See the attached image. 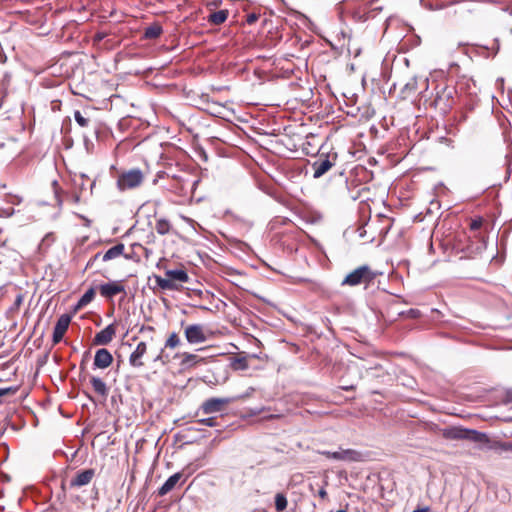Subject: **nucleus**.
Instances as JSON below:
<instances>
[{
    "mask_svg": "<svg viewBox=\"0 0 512 512\" xmlns=\"http://www.w3.org/2000/svg\"><path fill=\"white\" fill-rule=\"evenodd\" d=\"M144 179L143 171L133 168L122 171L117 177L116 185L120 191L132 190L140 187Z\"/></svg>",
    "mask_w": 512,
    "mask_h": 512,
    "instance_id": "1",
    "label": "nucleus"
},
{
    "mask_svg": "<svg viewBox=\"0 0 512 512\" xmlns=\"http://www.w3.org/2000/svg\"><path fill=\"white\" fill-rule=\"evenodd\" d=\"M377 276L369 266L363 265L350 272L342 281V285L356 286L359 284H370Z\"/></svg>",
    "mask_w": 512,
    "mask_h": 512,
    "instance_id": "2",
    "label": "nucleus"
},
{
    "mask_svg": "<svg viewBox=\"0 0 512 512\" xmlns=\"http://www.w3.org/2000/svg\"><path fill=\"white\" fill-rule=\"evenodd\" d=\"M242 396L224 397V398H208L200 406L203 414H213L223 411L229 404L239 401Z\"/></svg>",
    "mask_w": 512,
    "mask_h": 512,
    "instance_id": "3",
    "label": "nucleus"
},
{
    "mask_svg": "<svg viewBox=\"0 0 512 512\" xmlns=\"http://www.w3.org/2000/svg\"><path fill=\"white\" fill-rule=\"evenodd\" d=\"M445 439L449 440H469L475 442L482 437L480 432L473 429H465L461 427H449L442 433Z\"/></svg>",
    "mask_w": 512,
    "mask_h": 512,
    "instance_id": "4",
    "label": "nucleus"
},
{
    "mask_svg": "<svg viewBox=\"0 0 512 512\" xmlns=\"http://www.w3.org/2000/svg\"><path fill=\"white\" fill-rule=\"evenodd\" d=\"M184 335L189 344H200L208 340L210 332L202 324H190L185 327Z\"/></svg>",
    "mask_w": 512,
    "mask_h": 512,
    "instance_id": "5",
    "label": "nucleus"
},
{
    "mask_svg": "<svg viewBox=\"0 0 512 512\" xmlns=\"http://www.w3.org/2000/svg\"><path fill=\"white\" fill-rule=\"evenodd\" d=\"M336 163V155H321L312 164L313 177L318 179L326 174Z\"/></svg>",
    "mask_w": 512,
    "mask_h": 512,
    "instance_id": "6",
    "label": "nucleus"
},
{
    "mask_svg": "<svg viewBox=\"0 0 512 512\" xmlns=\"http://www.w3.org/2000/svg\"><path fill=\"white\" fill-rule=\"evenodd\" d=\"M479 440L476 443L482 444L484 448L496 452H512V442H504L497 439H491L487 434L480 432Z\"/></svg>",
    "mask_w": 512,
    "mask_h": 512,
    "instance_id": "7",
    "label": "nucleus"
},
{
    "mask_svg": "<svg viewBox=\"0 0 512 512\" xmlns=\"http://www.w3.org/2000/svg\"><path fill=\"white\" fill-rule=\"evenodd\" d=\"M322 455L329 459L343 460V461H358L360 453L353 449H340L339 451H322Z\"/></svg>",
    "mask_w": 512,
    "mask_h": 512,
    "instance_id": "8",
    "label": "nucleus"
},
{
    "mask_svg": "<svg viewBox=\"0 0 512 512\" xmlns=\"http://www.w3.org/2000/svg\"><path fill=\"white\" fill-rule=\"evenodd\" d=\"M101 296L112 299L114 296L125 293V286L122 281H111L99 286Z\"/></svg>",
    "mask_w": 512,
    "mask_h": 512,
    "instance_id": "9",
    "label": "nucleus"
},
{
    "mask_svg": "<svg viewBox=\"0 0 512 512\" xmlns=\"http://www.w3.org/2000/svg\"><path fill=\"white\" fill-rule=\"evenodd\" d=\"M70 321L71 317L68 314H63L58 318L53 330L52 341L54 344L59 343L63 339L64 334L68 330Z\"/></svg>",
    "mask_w": 512,
    "mask_h": 512,
    "instance_id": "10",
    "label": "nucleus"
},
{
    "mask_svg": "<svg viewBox=\"0 0 512 512\" xmlns=\"http://www.w3.org/2000/svg\"><path fill=\"white\" fill-rule=\"evenodd\" d=\"M95 476L94 469H86L82 471H78L75 476L70 480L69 486L70 488H80L82 486L88 485Z\"/></svg>",
    "mask_w": 512,
    "mask_h": 512,
    "instance_id": "11",
    "label": "nucleus"
},
{
    "mask_svg": "<svg viewBox=\"0 0 512 512\" xmlns=\"http://www.w3.org/2000/svg\"><path fill=\"white\" fill-rule=\"evenodd\" d=\"M147 353V344L141 341L137 344L135 350L129 356V364L134 368H141L144 366L142 360L143 356Z\"/></svg>",
    "mask_w": 512,
    "mask_h": 512,
    "instance_id": "12",
    "label": "nucleus"
},
{
    "mask_svg": "<svg viewBox=\"0 0 512 512\" xmlns=\"http://www.w3.org/2000/svg\"><path fill=\"white\" fill-rule=\"evenodd\" d=\"M115 334L116 327L114 324H110L95 335L93 342L96 345H107L113 340Z\"/></svg>",
    "mask_w": 512,
    "mask_h": 512,
    "instance_id": "13",
    "label": "nucleus"
},
{
    "mask_svg": "<svg viewBox=\"0 0 512 512\" xmlns=\"http://www.w3.org/2000/svg\"><path fill=\"white\" fill-rule=\"evenodd\" d=\"M112 354L105 348L96 351L94 357V366L100 369H105L112 364Z\"/></svg>",
    "mask_w": 512,
    "mask_h": 512,
    "instance_id": "14",
    "label": "nucleus"
},
{
    "mask_svg": "<svg viewBox=\"0 0 512 512\" xmlns=\"http://www.w3.org/2000/svg\"><path fill=\"white\" fill-rule=\"evenodd\" d=\"M176 357H179L181 359L180 366L183 369H189V368L195 367L198 363H200L202 361V359L198 355L188 353V352H183L181 354H177Z\"/></svg>",
    "mask_w": 512,
    "mask_h": 512,
    "instance_id": "15",
    "label": "nucleus"
},
{
    "mask_svg": "<svg viewBox=\"0 0 512 512\" xmlns=\"http://www.w3.org/2000/svg\"><path fill=\"white\" fill-rule=\"evenodd\" d=\"M181 473H175L171 475L164 484L158 489V495L164 496L175 488L179 480L181 479Z\"/></svg>",
    "mask_w": 512,
    "mask_h": 512,
    "instance_id": "16",
    "label": "nucleus"
},
{
    "mask_svg": "<svg viewBox=\"0 0 512 512\" xmlns=\"http://www.w3.org/2000/svg\"><path fill=\"white\" fill-rule=\"evenodd\" d=\"M124 244L119 243L115 246L108 249L103 255H102V261L107 262L112 259L118 258L124 253Z\"/></svg>",
    "mask_w": 512,
    "mask_h": 512,
    "instance_id": "17",
    "label": "nucleus"
},
{
    "mask_svg": "<svg viewBox=\"0 0 512 512\" xmlns=\"http://www.w3.org/2000/svg\"><path fill=\"white\" fill-rule=\"evenodd\" d=\"M166 277L171 279L175 283V281L186 283L189 280V276L187 272L183 269H176V270H167L165 272Z\"/></svg>",
    "mask_w": 512,
    "mask_h": 512,
    "instance_id": "18",
    "label": "nucleus"
},
{
    "mask_svg": "<svg viewBox=\"0 0 512 512\" xmlns=\"http://www.w3.org/2000/svg\"><path fill=\"white\" fill-rule=\"evenodd\" d=\"M418 89V82L416 78H411L401 89L402 98H409L413 96Z\"/></svg>",
    "mask_w": 512,
    "mask_h": 512,
    "instance_id": "19",
    "label": "nucleus"
},
{
    "mask_svg": "<svg viewBox=\"0 0 512 512\" xmlns=\"http://www.w3.org/2000/svg\"><path fill=\"white\" fill-rule=\"evenodd\" d=\"M91 385L96 393L99 395L106 397L108 394V388L105 384V382L96 376H92L90 379Z\"/></svg>",
    "mask_w": 512,
    "mask_h": 512,
    "instance_id": "20",
    "label": "nucleus"
},
{
    "mask_svg": "<svg viewBox=\"0 0 512 512\" xmlns=\"http://www.w3.org/2000/svg\"><path fill=\"white\" fill-rule=\"evenodd\" d=\"M154 229L159 235H166L171 232L172 225L167 219L159 218L156 220Z\"/></svg>",
    "mask_w": 512,
    "mask_h": 512,
    "instance_id": "21",
    "label": "nucleus"
},
{
    "mask_svg": "<svg viewBox=\"0 0 512 512\" xmlns=\"http://www.w3.org/2000/svg\"><path fill=\"white\" fill-rule=\"evenodd\" d=\"M228 18V11L227 10H219L216 12L211 13L208 16V22L213 25H220L224 23Z\"/></svg>",
    "mask_w": 512,
    "mask_h": 512,
    "instance_id": "22",
    "label": "nucleus"
},
{
    "mask_svg": "<svg viewBox=\"0 0 512 512\" xmlns=\"http://www.w3.org/2000/svg\"><path fill=\"white\" fill-rule=\"evenodd\" d=\"M156 284L162 289V290H177L178 286L176 283L171 281L168 277L163 278L161 276H155Z\"/></svg>",
    "mask_w": 512,
    "mask_h": 512,
    "instance_id": "23",
    "label": "nucleus"
},
{
    "mask_svg": "<svg viewBox=\"0 0 512 512\" xmlns=\"http://www.w3.org/2000/svg\"><path fill=\"white\" fill-rule=\"evenodd\" d=\"M95 297V289L90 288L88 289L79 299L78 301V307H83L89 304Z\"/></svg>",
    "mask_w": 512,
    "mask_h": 512,
    "instance_id": "24",
    "label": "nucleus"
},
{
    "mask_svg": "<svg viewBox=\"0 0 512 512\" xmlns=\"http://www.w3.org/2000/svg\"><path fill=\"white\" fill-rule=\"evenodd\" d=\"M181 343L179 335L176 332H172L165 341V348L174 349Z\"/></svg>",
    "mask_w": 512,
    "mask_h": 512,
    "instance_id": "25",
    "label": "nucleus"
},
{
    "mask_svg": "<svg viewBox=\"0 0 512 512\" xmlns=\"http://www.w3.org/2000/svg\"><path fill=\"white\" fill-rule=\"evenodd\" d=\"M288 501L283 493H277L275 495V508L278 512H282L287 508Z\"/></svg>",
    "mask_w": 512,
    "mask_h": 512,
    "instance_id": "26",
    "label": "nucleus"
},
{
    "mask_svg": "<svg viewBox=\"0 0 512 512\" xmlns=\"http://www.w3.org/2000/svg\"><path fill=\"white\" fill-rule=\"evenodd\" d=\"M162 28L159 25H153L145 30V37L148 39H154L161 35Z\"/></svg>",
    "mask_w": 512,
    "mask_h": 512,
    "instance_id": "27",
    "label": "nucleus"
},
{
    "mask_svg": "<svg viewBox=\"0 0 512 512\" xmlns=\"http://www.w3.org/2000/svg\"><path fill=\"white\" fill-rule=\"evenodd\" d=\"M74 119L76 121V123L82 127V128H85V127H88L89 126V123H90V118L85 116L84 114H82L80 111H75L74 112Z\"/></svg>",
    "mask_w": 512,
    "mask_h": 512,
    "instance_id": "28",
    "label": "nucleus"
},
{
    "mask_svg": "<svg viewBox=\"0 0 512 512\" xmlns=\"http://www.w3.org/2000/svg\"><path fill=\"white\" fill-rule=\"evenodd\" d=\"M18 391V387H5L0 388V405L3 403V399L7 396H13Z\"/></svg>",
    "mask_w": 512,
    "mask_h": 512,
    "instance_id": "29",
    "label": "nucleus"
},
{
    "mask_svg": "<svg viewBox=\"0 0 512 512\" xmlns=\"http://www.w3.org/2000/svg\"><path fill=\"white\" fill-rule=\"evenodd\" d=\"M198 422L202 425L209 426V427H213L216 425L215 418H213V417L200 419V420H198Z\"/></svg>",
    "mask_w": 512,
    "mask_h": 512,
    "instance_id": "30",
    "label": "nucleus"
},
{
    "mask_svg": "<svg viewBox=\"0 0 512 512\" xmlns=\"http://www.w3.org/2000/svg\"><path fill=\"white\" fill-rule=\"evenodd\" d=\"M102 255L101 253H96L87 263V267H91L97 260L101 259L102 260Z\"/></svg>",
    "mask_w": 512,
    "mask_h": 512,
    "instance_id": "31",
    "label": "nucleus"
},
{
    "mask_svg": "<svg viewBox=\"0 0 512 512\" xmlns=\"http://www.w3.org/2000/svg\"><path fill=\"white\" fill-rule=\"evenodd\" d=\"M482 225V220L481 219H477V220H473L470 224V228L472 230H478Z\"/></svg>",
    "mask_w": 512,
    "mask_h": 512,
    "instance_id": "32",
    "label": "nucleus"
},
{
    "mask_svg": "<svg viewBox=\"0 0 512 512\" xmlns=\"http://www.w3.org/2000/svg\"><path fill=\"white\" fill-rule=\"evenodd\" d=\"M140 333H144V332H155V328L153 326H146V325H142L140 330H139Z\"/></svg>",
    "mask_w": 512,
    "mask_h": 512,
    "instance_id": "33",
    "label": "nucleus"
},
{
    "mask_svg": "<svg viewBox=\"0 0 512 512\" xmlns=\"http://www.w3.org/2000/svg\"><path fill=\"white\" fill-rule=\"evenodd\" d=\"M257 19H258V16L256 14H249L247 16V23L248 24H253V23H255L257 21Z\"/></svg>",
    "mask_w": 512,
    "mask_h": 512,
    "instance_id": "34",
    "label": "nucleus"
},
{
    "mask_svg": "<svg viewBox=\"0 0 512 512\" xmlns=\"http://www.w3.org/2000/svg\"><path fill=\"white\" fill-rule=\"evenodd\" d=\"M254 391H255V389H254V388H252V387H250V388L247 390V392H246L245 394H242V395H241V396H242V398H241L240 400H243V399H245V398L250 397V396L253 394V392H254Z\"/></svg>",
    "mask_w": 512,
    "mask_h": 512,
    "instance_id": "35",
    "label": "nucleus"
},
{
    "mask_svg": "<svg viewBox=\"0 0 512 512\" xmlns=\"http://www.w3.org/2000/svg\"><path fill=\"white\" fill-rule=\"evenodd\" d=\"M319 496H320L321 498H325V497L327 496V492H326L324 489H321V490L319 491Z\"/></svg>",
    "mask_w": 512,
    "mask_h": 512,
    "instance_id": "36",
    "label": "nucleus"
},
{
    "mask_svg": "<svg viewBox=\"0 0 512 512\" xmlns=\"http://www.w3.org/2000/svg\"><path fill=\"white\" fill-rule=\"evenodd\" d=\"M162 353L163 349L161 350L160 354L154 359V361H162Z\"/></svg>",
    "mask_w": 512,
    "mask_h": 512,
    "instance_id": "37",
    "label": "nucleus"
},
{
    "mask_svg": "<svg viewBox=\"0 0 512 512\" xmlns=\"http://www.w3.org/2000/svg\"><path fill=\"white\" fill-rule=\"evenodd\" d=\"M243 362H245L244 359H238V363H240V365H242V368H245V365H243Z\"/></svg>",
    "mask_w": 512,
    "mask_h": 512,
    "instance_id": "38",
    "label": "nucleus"
},
{
    "mask_svg": "<svg viewBox=\"0 0 512 512\" xmlns=\"http://www.w3.org/2000/svg\"><path fill=\"white\" fill-rule=\"evenodd\" d=\"M243 362H245L244 359H238V363H240V365H242V368H245V365H243Z\"/></svg>",
    "mask_w": 512,
    "mask_h": 512,
    "instance_id": "39",
    "label": "nucleus"
},
{
    "mask_svg": "<svg viewBox=\"0 0 512 512\" xmlns=\"http://www.w3.org/2000/svg\"><path fill=\"white\" fill-rule=\"evenodd\" d=\"M243 362H245L244 359H238V363H240V365H242V368H245V365H243Z\"/></svg>",
    "mask_w": 512,
    "mask_h": 512,
    "instance_id": "40",
    "label": "nucleus"
},
{
    "mask_svg": "<svg viewBox=\"0 0 512 512\" xmlns=\"http://www.w3.org/2000/svg\"><path fill=\"white\" fill-rule=\"evenodd\" d=\"M279 417H280L279 415H273L272 414V415L268 416L267 418L268 419H274V418H279Z\"/></svg>",
    "mask_w": 512,
    "mask_h": 512,
    "instance_id": "41",
    "label": "nucleus"
},
{
    "mask_svg": "<svg viewBox=\"0 0 512 512\" xmlns=\"http://www.w3.org/2000/svg\"><path fill=\"white\" fill-rule=\"evenodd\" d=\"M201 309H203V310H208V308H207V307H205V306H202V307H201Z\"/></svg>",
    "mask_w": 512,
    "mask_h": 512,
    "instance_id": "42",
    "label": "nucleus"
},
{
    "mask_svg": "<svg viewBox=\"0 0 512 512\" xmlns=\"http://www.w3.org/2000/svg\"><path fill=\"white\" fill-rule=\"evenodd\" d=\"M413 512H422L421 510H414Z\"/></svg>",
    "mask_w": 512,
    "mask_h": 512,
    "instance_id": "43",
    "label": "nucleus"
},
{
    "mask_svg": "<svg viewBox=\"0 0 512 512\" xmlns=\"http://www.w3.org/2000/svg\"><path fill=\"white\" fill-rule=\"evenodd\" d=\"M337 512H346L345 510H338Z\"/></svg>",
    "mask_w": 512,
    "mask_h": 512,
    "instance_id": "44",
    "label": "nucleus"
},
{
    "mask_svg": "<svg viewBox=\"0 0 512 512\" xmlns=\"http://www.w3.org/2000/svg\"><path fill=\"white\" fill-rule=\"evenodd\" d=\"M357 512H359V511H357Z\"/></svg>",
    "mask_w": 512,
    "mask_h": 512,
    "instance_id": "45",
    "label": "nucleus"
}]
</instances>
